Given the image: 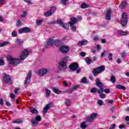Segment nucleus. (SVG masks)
Instances as JSON below:
<instances>
[{
	"mask_svg": "<svg viewBox=\"0 0 129 129\" xmlns=\"http://www.w3.org/2000/svg\"><path fill=\"white\" fill-rule=\"evenodd\" d=\"M36 120L37 121H41V120H42V117L40 115L37 116L36 117Z\"/></svg>",
	"mask_w": 129,
	"mask_h": 129,
	"instance_id": "e433bc0d",
	"label": "nucleus"
},
{
	"mask_svg": "<svg viewBox=\"0 0 129 129\" xmlns=\"http://www.w3.org/2000/svg\"><path fill=\"white\" fill-rule=\"evenodd\" d=\"M45 92L46 94V97H49L50 96V94H51V91H50L48 89H46Z\"/></svg>",
	"mask_w": 129,
	"mask_h": 129,
	"instance_id": "bb28decb",
	"label": "nucleus"
},
{
	"mask_svg": "<svg viewBox=\"0 0 129 129\" xmlns=\"http://www.w3.org/2000/svg\"><path fill=\"white\" fill-rule=\"evenodd\" d=\"M104 70H105V67H104V66H100L96 69H94L93 73L95 76H97V75H98V74H100L101 72H103Z\"/></svg>",
	"mask_w": 129,
	"mask_h": 129,
	"instance_id": "f03ea898",
	"label": "nucleus"
},
{
	"mask_svg": "<svg viewBox=\"0 0 129 129\" xmlns=\"http://www.w3.org/2000/svg\"><path fill=\"white\" fill-rule=\"evenodd\" d=\"M29 56V51L27 49H24L21 52V53L19 55V58H15L13 56L8 55L7 56V59L10 64L14 65V66H17L20 64L21 60H25L27 57Z\"/></svg>",
	"mask_w": 129,
	"mask_h": 129,
	"instance_id": "f257e3e1",
	"label": "nucleus"
},
{
	"mask_svg": "<svg viewBox=\"0 0 129 129\" xmlns=\"http://www.w3.org/2000/svg\"><path fill=\"white\" fill-rule=\"evenodd\" d=\"M49 12L53 15L56 12V8L54 7H51Z\"/></svg>",
	"mask_w": 129,
	"mask_h": 129,
	"instance_id": "c85d7f7f",
	"label": "nucleus"
},
{
	"mask_svg": "<svg viewBox=\"0 0 129 129\" xmlns=\"http://www.w3.org/2000/svg\"><path fill=\"white\" fill-rule=\"evenodd\" d=\"M23 1L27 4H28V5H32L33 4V3L31 2V0H23Z\"/></svg>",
	"mask_w": 129,
	"mask_h": 129,
	"instance_id": "49530a36",
	"label": "nucleus"
},
{
	"mask_svg": "<svg viewBox=\"0 0 129 129\" xmlns=\"http://www.w3.org/2000/svg\"><path fill=\"white\" fill-rule=\"evenodd\" d=\"M62 84L63 86H65L66 87L68 86V83H67L65 81H63L62 82Z\"/></svg>",
	"mask_w": 129,
	"mask_h": 129,
	"instance_id": "bf43d9fd",
	"label": "nucleus"
},
{
	"mask_svg": "<svg viewBox=\"0 0 129 129\" xmlns=\"http://www.w3.org/2000/svg\"><path fill=\"white\" fill-rule=\"evenodd\" d=\"M48 73V69L42 68L38 70V74L40 76H44Z\"/></svg>",
	"mask_w": 129,
	"mask_h": 129,
	"instance_id": "6e6552de",
	"label": "nucleus"
},
{
	"mask_svg": "<svg viewBox=\"0 0 129 129\" xmlns=\"http://www.w3.org/2000/svg\"><path fill=\"white\" fill-rule=\"evenodd\" d=\"M73 91H74L73 88H71V89L67 91V92L68 93H71V92H73Z\"/></svg>",
	"mask_w": 129,
	"mask_h": 129,
	"instance_id": "3c124183",
	"label": "nucleus"
},
{
	"mask_svg": "<svg viewBox=\"0 0 129 129\" xmlns=\"http://www.w3.org/2000/svg\"><path fill=\"white\" fill-rule=\"evenodd\" d=\"M50 107H52V105L51 104H47L43 109V113L44 114H46V113H47V112H48V109H49V108H50Z\"/></svg>",
	"mask_w": 129,
	"mask_h": 129,
	"instance_id": "ddd939ff",
	"label": "nucleus"
},
{
	"mask_svg": "<svg viewBox=\"0 0 129 129\" xmlns=\"http://www.w3.org/2000/svg\"><path fill=\"white\" fill-rule=\"evenodd\" d=\"M80 55L82 57H84V56H85V53H84V52H81L80 54Z\"/></svg>",
	"mask_w": 129,
	"mask_h": 129,
	"instance_id": "338daca9",
	"label": "nucleus"
},
{
	"mask_svg": "<svg viewBox=\"0 0 129 129\" xmlns=\"http://www.w3.org/2000/svg\"><path fill=\"white\" fill-rule=\"evenodd\" d=\"M55 43V41H54L53 39L50 38L48 40L47 44L48 45L51 46V45H53Z\"/></svg>",
	"mask_w": 129,
	"mask_h": 129,
	"instance_id": "aec40b11",
	"label": "nucleus"
},
{
	"mask_svg": "<svg viewBox=\"0 0 129 129\" xmlns=\"http://www.w3.org/2000/svg\"><path fill=\"white\" fill-rule=\"evenodd\" d=\"M115 76H111V82L113 83H115L116 82Z\"/></svg>",
	"mask_w": 129,
	"mask_h": 129,
	"instance_id": "7c9ffc66",
	"label": "nucleus"
},
{
	"mask_svg": "<svg viewBox=\"0 0 129 129\" xmlns=\"http://www.w3.org/2000/svg\"><path fill=\"white\" fill-rule=\"evenodd\" d=\"M59 50L63 54H67L70 50V47L67 45H61L59 47Z\"/></svg>",
	"mask_w": 129,
	"mask_h": 129,
	"instance_id": "20e7f679",
	"label": "nucleus"
},
{
	"mask_svg": "<svg viewBox=\"0 0 129 129\" xmlns=\"http://www.w3.org/2000/svg\"><path fill=\"white\" fill-rule=\"evenodd\" d=\"M16 43H17V44L18 45H21V44H22V43H23V42H22V40L21 39H17L16 41Z\"/></svg>",
	"mask_w": 129,
	"mask_h": 129,
	"instance_id": "ea45409f",
	"label": "nucleus"
},
{
	"mask_svg": "<svg viewBox=\"0 0 129 129\" xmlns=\"http://www.w3.org/2000/svg\"><path fill=\"white\" fill-rule=\"evenodd\" d=\"M70 69L72 71H75L77 69H78V63L76 62H73L70 66Z\"/></svg>",
	"mask_w": 129,
	"mask_h": 129,
	"instance_id": "9b49d317",
	"label": "nucleus"
},
{
	"mask_svg": "<svg viewBox=\"0 0 129 129\" xmlns=\"http://www.w3.org/2000/svg\"><path fill=\"white\" fill-rule=\"evenodd\" d=\"M97 103L99 106H102V105L103 104V101L99 100L97 101Z\"/></svg>",
	"mask_w": 129,
	"mask_h": 129,
	"instance_id": "72a5a7b5",
	"label": "nucleus"
},
{
	"mask_svg": "<svg viewBox=\"0 0 129 129\" xmlns=\"http://www.w3.org/2000/svg\"><path fill=\"white\" fill-rule=\"evenodd\" d=\"M108 102L110 104H112V103H113V102H114V101H113V100H108Z\"/></svg>",
	"mask_w": 129,
	"mask_h": 129,
	"instance_id": "0e129e2a",
	"label": "nucleus"
},
{
	"mask_svg": "<svg viewBox=\"0 0 129 129\" xmlns=\"http://www.w3.org/2000/svg\"><path fill=\"white\" fill-rule=\"evenodd\" d=\"M116 88H117L118 89H122L123 90H125V89H126V88H125V87L123 86H121L120 85H117L116 86Z\"/></svg>",
	"mask_w": 129,
	"mask_h": 129,
	"instance_id": "4be33fe9",
	"label": "nucleus"
},
{
	"mask_svg": "<svg viewBox=\"0 0 129 129\" xmlns=\"http://www.w3.org/2000/svg\"><path fill=\"white\" fill-rule=\"evenodd\" d=\"M118 33L119 35H120L121 36H126V35L128 34V32H124L122 30H119L118 31Z\"/></svg>",
	"mask_w": 129,
	"mask_h": 129,
	"instance_id": "f3484780",
	"label": "nucleus"
},
{
	"mask_svg": "<svg viewBox=\"0 0 129 129\" xmlns=\"http://www.w3.org/2000/svg\"><path fill=\"white\" fill-rule=\"evenodd\" d=\"M126 6H127L126 2H123L120 4L119 8L120 9H123L124 8H125Z\"/></svg>",
	"mask_w": 129,
	"mask_h": 129,
	"instance_id": "dca6fc26",
	"label": "nucleus"
},
{
	"mask_svg": "<svg viewBox=\"0 0 129 129\" xmlns=\"http://www.w3.org/2000/svg\"><path fill=\"white\" fill-rule=\"evenodd\" d=\"M22 25H23V23L21 22V21L18 20L17 22V24H16L17 27H21V26H22Z\"/></svg>",
	"mask_w": 129,
	"mask_h": 129,
	"instance_id": "c9c22d12",
	"label": "nucleus"
},
{
	"mask_svg": "<svg viewBox=\"0 0 129 129\" xmlns=\"http://www.w3.org/2000/svg\"><path fill=\"white\" fill-rule=\"evenodd\" d=\"M104 92H105V93H109V92H110V90L109 89H105L104 90Z\"/></svg>",
	"mask_w": 129,
	"mask_h": 129,
	"instance_id": "5fc2aeb1",
	"label": "nucleus"
},
{
	"mask_svg": "<svg viewBox=\"0 0 129 129\" xmlns=\"http://www.w3.org/2000/svg\"><path fill=\"white\" fill-rule=\"evenodd\" d=\"M101 98H105V95L103 93L99 94Z\"/></svg>",
	"mask_w": 129,
	"mask_h": 129,
	"instance_id": "052dcab7",
	"label": "nucleus"
},
{
	"mask_svg": "<svg viewBox=\"0 0 129 129\" xmlns=\"http://www.w3.org/2000/svg\"><path fill=\"white\" fill-rule=\"evenodd\" d=\"M97 115H98V113H92L90 114V116L86 117V121H88V122H92V121L97 117Z\"/></svg>",
	"mask_w": 129,
	"mask_h": 129,
	"instance_id": "423d86ee",
	"label": "nucleus"
},
{
	"mask_svg": "<svg viewBox=\"0 0 129 129\" xmlns=\"http://www.w3.org/2000/svg\"><path fill=\"white\" fill-rule=\"evenodd\" d=\"M96 49H97L98 51H100V50H101V45H100V44L97 45L96 46Z\"/></svg>",
	"mask_w": 129,
	"mask_h": 129,
	"instance_id": "79ce46f5",
	"label": "nucleus"
},
{
	"mask_svg": "<svg viewBox=\"0 0 129 129\" xmlns=\"http://www.w3.org/2000/svg\"><path fill=\"white\" fill-rule=\"evenodd\" d=\"M24 33H25L24 28H21L19 30V34H24Z\"/></svg>",
	"mask_w": 129,
	"mask_h": 129,
	"instance_id": "37998d69",
	"label": "nucleus"
},
{
	"mask_svg": "<svg viewBox=\"0 0 129 129\" xmlns=\"http://www.w3.org/2000/svg\"><path fill=\"white\" fill-rule=\"evenodd\" d=\"M5 65V61L3 59H0V66H4Z\"/></svg>",
	"mask_w": 129,
	"mask_h": 129,
	"instance_id": "c03bdc74",
	"label": "nucleus"
},
{
	"mask_svg": "<svg viewBox=\"0 0 129 129\" xmlns=\"http://www.w3.org/2000/svg\"><path fill=\"white\" fill-rule=\"evenodd\" d=\"M112 56L113 54L111 53L108 54V58L110 61H112Z\"/></svg>",
	"mask_w": 129,
	"mask_h": 129,
	"instance_id": "f704fd0d",
	"label": "nucleus"
},
{
	"mask_svg": "<svg viewBox=\"0 0 129 129\" xmlns=\"http://www.w3.org/2000/svg\"><path fill=\"white\" fill-rule=\"evenodd\" d=\"M30 111L33 114H38V110L34 108H30Z\"/></svg>",
	"mask_w": 129,
	"mask_h": 129,
	"instance_id": "6ab92c4d",
	"label": "nucleus"
},
{
	"mask_svg": "<svg viewBox=\"0 0 129 129\" xmlns=\"http://www.w3.org/2000/svg\"><path fill=\"white\" fill-rule=\"evenodd\" d=\"M32 124L33 126H37L38 125V121L35 120H31Z\"/></svg>",
	"mask_w": 129,
	"mask_h": 129,
	"instance_id": "a878e982",
	"label": "nucleus"
},
{
	"mask_svg": "<svg viewBox=\"0 0 129 129\" xmlns=\"http://www.w3.org/2000/svg\"><path fill=\"white\" fill-rule=\"evenodd\" d=\"M24 33H30L31 32V29L29 27H24Z\"/></svg>",
	"mask_w": 129,
	"mask_h": 129,
	"instance_id": "cd10ccee",
	"label": "nucleus"
},
{
	"mask_svg": "<svg viewBox=\"0 0 129 129\" xmlns=\"http://www.w3.org/2000/svg\"><path fill=\"white\" fill-rule=\"evenodd\" d=\"M96 85L98 86V87H99L100 89L98 91L99 94H101L103 93V88H102L103 87V85L100 82V81L99 79H97L96 80Z\"/></svg>",
	"mask_w": 129,
	"mask_h": 129,
	"instance_id": "39448f33",
	"label": "nucleus"
},
{
	"mask_svg": "<svg viewBox=\"0 0 129 129\" xmlns=\"http://www.w3.org/2000/svg\"><path fill=\"white\" fill-rule=\"evenodd\" d=\"M87 81V80L85 78H84L82 79V83H86Z\"/></svg>",
	"mask_w": 129,
	"mask_h": 129,
	"instance_id": "6e6d98bb",
	"label": "nucleus"
},
{
	"mask_svg": "<svg viewBox=\"0 0 129 129\" xmlns=\"http://www.w3.org/2000/svg\"><path fill=\"white\" fill-rule=\"evenodd\" d=\"M78 21H82V17L81 16H79L77 18Z\"/></svg>",
	"mask_w": 129,
	"mask_h": 129,
	"instance_id": "774afa93",
	"label": "nucleus"
},
{
	"mask_svg": "<svg viewBox=\"0 0 129 129\" xmlns=\"http://www.w3.org/2000/svg\"><path fill=\"white\" fill-rule=\"evenodd\" d=\"M0 104L1 105H4V100L0 98Z\"/></svg>",
	"mask_w": 129,
	"mask_h": 129,
	"instance_id": "e2e57ef3",
	"label": "nucleus"
},
{
	"mask_svg": "<svg viewBox=\"0 0 129 129\" xmlns=\"http://www.w3.org/2000/svg\"><path fill=\"white\" fill-rule=\"evenodd\" d=\"M86 62L87 64H90V63H91V59H90L89 57H87L86 58Z\"/></svg>",
	"mask_w": 129,
	"mask_h": 129,
	"instance_id": "a19ab883",
	"label": "nucleus"
},
{
	"mask_svg": "<svg viewBox=\"0 0 129 129\" xmlns=\"http://www.w3.org/2000/svg\"><path fill=\"white\" fill-rule=\"evenodd\" d=\"M81 127L82 129H85L86 127H87V125L86 124V122L83 121L81 124Z\"/></svg>",
	"mask_w": 129,
	"mask_h": 129,
	"instance_id": "b1692460",
	"label": "nucleus"
},
{
	"mask_svg": "<svg viewBox=\"0 0 129 129\" xmlns=\"http://www.w3.org/2000/svg\"><path fill=\"white\" fill-rule=\"evenodd\" d=\"M98 39H99V38L98 37V36H97V35L95 36L94 37V41H98Z\"/></svg>",
	"mask_w": 129,
	"mask_h": 129,
	"instance_id": "680f3d73",
	"label": "nucleus"
},
{
	"mask_svg": "<svg viewBox=\"0 0 129 129\" xmlns=\"http://www.w3.org/2000/svg\"><path fill=\"white\" fill-rule=\"evenodd\" d=\"M71 22L69 23L71 26H73V25H75L77 22H78V20L77 18H75L74 17H72L71 18Z\"/></svg>",
	"mask_w": 129,
	"mask_h": 129,
	"instance_id": "4468645a",
	"label": "nucleus"
},
{
	"mask_svg": "<svg viewBox=\"0 0 129 129\" xmlns=\"http://www.w3.org/2000/svg\"><path fill=\"white\" fill-rule=\"evenodd\" d=\"M71 30L73 31V32H75L76 30V26H72Z\"/></svg>",
	"mask_w": 129,
	"mask_h": 129,
	"instance_id": "4d7b16f0",
	"label": "nucleus"
},
{
	"mask_svg": "<svg viewBox=\"0 0 129 129\" xmlns=\"http://www.w3.org/2000/svg\"><path fill=\"white\" fill-rule=\"evenodd\" d=\"M10 96L11 98L13 99V101H15V98L16 97V96H15V94H11Z\"/></svg>",
	"mask_w": 129,
	"mask_h": 129,
	"instance_id": "09e8293b",
	"label": "nucleus"
},
{
	"mask_svg": "<svg viewBox=\"0 0 129 129\" xmlns=\"http://www.w3.org/2000/svg\"><path fill=\"white\" fill-rule=\"evenodd\" d=\"M57 24H59V25H60L61 26H62L63 24V22L62 21V20H57Z\"/></svg>",
	"mask_w": 129,
	"mask_h": 129,
	"instance_id": "603ef678",
	"label": "nucleus"
},
{
	"mask_svg": "<svg viewBox=\"0 0 129 129\" xmlns=\"http://www.w3.org/2000/svg\"><path fill=\"white\" fill-rule=\"evenodd\" d=\"M61 27H62V28H63L66 30H68L69 29V26L67 24H63Z\"/></svg>",
	"mask_w": 129,
	"mask_h": 129,
	"instance_id": "4c0bfd02",
	"label": "nucleus"
},
{
	"mask_svg": "<svg viewBox=\"0 0 129 129\" xmlns=\"http://www.w3.org/2000/svg\"><path fill=\"white\" fill-rule=\"evenodd\" d=\"M79 88V85H76L75 86H74L73 87H72L73 89H74V90H76L77 88Z\"/></svg>",
	"mask_w": 129,
	"mask_h": 129,
	"instance_id": "864d4df0",
	"label": "nucleus"
},
{
	"mask_svg": "<svg viewBox=\"0 0 129 129\" xmlns=\"http://www.w3.org/2000/svg\"><path fill=\"white\" fill-rule=\"evenodd\" d=\"M58 68L60 70H65V69H67V64L66 62L62 61L60 62L58 66Z\"/></svg>",
	"mask_w": 129,
	"mask_h": 129,
	"instance_id": "9d476101",
	"label": "nucleus"
},
{
	"mask_svg": "<svg viewBox=\"0 0 129 129\" xmlns=\"http://www.w3.org/2000/svg\"><path fill=\"white\" fill-rule=\"evenodd\" d=\"M97 90V89H96V88H93L91 90V92H92V93H94L96 92Z\"/></svg>",
	"mask_w": 129,
	"mask_h": 129,
	"instance_id": "de8ad7c7",
	"label": "nucleus"
},
{
	"mask_svg": "<svg viewBox=\"0 0 129 129\" xmlns=\"http://www.w3.org/2000/svg\"><path fill=\"white\" fill-rule=\"evenodd\" d=\"M28 15V12L26 11H23V14L21 15L22 18H26Z\"/></svg>",
	"mask_w": 129,
	"mask_h": 129,
	"instance_id": "c756f323",
	"label": "nucleus"
},
{
	"mask_svg": "<svg viewBox=\"0 0 129 129\" xmlns=\"http://www.w3.org/2000/svg\"><path fill=\"white\" fill-rule=\"evenodd\" d=\"M3 81L6 84H12V81L11 77L8 75H5L3 77Z\"/></svg>",
	"mask_w": 129,
	"mask_h": 129,
	"instance_id": "0eeeda50",
	"label": "nucleus"
},
{
	"mask_svg": "<svg viewBox=\"0 0 129 129\" xmlns=\"http://www.w3.org/2000/svg\"><path fill=\"white\" fill-rule=\"evenodd\" d=\"M43 22H44V20H43V19L37 21H36L37 26H41V25H42V24H43Z\"/></svg>",
	"mask_w": 129,
	"mask_h": 129,
	"instance_id": "393cba45",
	"label": "nucleus"
},
{
	"mask_svg": "<svg viewBox=\"0 0 129 129\" xmlns=\"http://www.w3.org/2000/svg\"><path fill=\"white\" fill-rule=\"evenodd\" d=\"M12 37H17V32L15 31H13L12 33Z\"/></svg>",
	"mask_w": 129,
	"mask_h": 129,
	"instance_id": "a18cd8bd",
	"label": "nucleus"
},
{
	"mask_svg": "<svg viewBox=\"0 0 129 129\" xmlns=\"http://www.w3.org/2000/svg\"><path fill=\"white\" fill-rule=\"evenodd\" d=\"M8 44H9L8 42L4 41L0 43V47H4V46H6V45H8Z\"/></svg>",
	"mask_w": 129,
	"mask_h": 129,
	"instance_id": "2f4dec72",
	"label": "nucleus"
},
{
	"mask_svg": "<svg viewBox=\"0 0 129 129\" xmlns=\"http://www.w3.org/2000/svg\"><path fill=\"white\" fill-rule=\"evenodd\" d=\"M114 127H115V124H112L111 125L109 129H114Z\"/></svg>",
	"mask_w": 129,
	"mask_h": 129,
	"instance_id": "13d9d810",
	"label": "nucleus"
},
{
	"mask_svg": "<svg viewBox=\"0 0 129 129\" xmlns=\"http://www.w3.org/2000/svg\"><path fill=\"white\" fill-rule=\"evenodd\" d=\"M107 52L106 50H104L101 54V57H104L105 53Z\"/></svg>",
	"mask_w": 129,
	"mask_h": 129,
	"instance_id": "69168bd1",
	"label": "nucleus"
},
{
	"mask_svg": "<svg viewBox=\"0 0 129 129\" xmlns=\"http://www.w3.org/2000/svg\"><path fill=\"white\" fill-rule=\"evenodd\" d=\"M81 9H87V8H89V6L87 5L86 3H84L81 5Z\"/></svg>",
	"mask_w": 129,
	"mask_h": 129,
	"instance_id": "5701e85b",
	"label": "nucleus"
},
{
	"mask_svg": "<svg viewBox=\"0 0 129 129\" xmlns=\"http://www.w3.org/2000/svg\"><path fill=\"white\" fill-rule=\"evenodd\" d=\"M52 89L53 92H54V93H55L56 94H61V93H62V91L59 90L56 88H52Z\"/></svg>",
	"mask_w": 129,
	"mask_h": 129,
	"instance_id": "a211bd4d",
	"label": "nucleus"
},
{
	"mask_svg": "<svg viewBox=\"0 0 129 129\" xmlns=\"http://www.w3.org/2000/svg\"><path fill=\"white\" fill-rule=\"evenodd\" d=\"M127 24V14L123 13L121 19V25L122 27H124Z\"/></svg>",
	"mask_w": 129,
	"mask_h": 129,
	"instance_id": "7ed1b4c3",
	"label": "nucleus"
},
{
	"mask_svg": "<svg viewBox=\"0 0 129 129\" xmlns=\"http://www.w3.org/2000/svg\"><path fill=\"white\" fill-rule=\"evenodd\" d=\"M45 17H50L52 16V13L50 11H48L44 14Z\"/></svg>",
	"mask_w": 129,
	"mask_h": 129,
	"instance_id": "473e14b6",
	"label": "nucleus"
},
{
	"mask_svg": "<svg viewBox=\"0 0 129 129\" xmlns=\"http://www.w3.org/2000/svg\"><path fill=\"white\" fill-rule=\"evenodd\" d=\"M65 103H66V105H67V106H69L71 105V100L69 99H66Z\"/></svg>",
	"mask_w": 129,
	"mask_h": 129,
	"instance_id": "412c9836",
	"label": "nucleus"
},
{
	"mask_svg": "<svg viewBox=\"0 0 129 129\" xmlns=\"http://www.w3.org/2000/svg\"><path fill=\"white\" fill-rule=\"evenodd\" d=\"M111 14V10L109 9L107 10L106 14V18L107 20H110V15Z\"/></svg>",
	"mask_w": 129,
	"mask_h": 129,
	"instance_id": "2eb2a0df",
	"label": "nucleus"
},
{
	"mask_svg": "<svg viewBox=\"0 0 129 129\" xmlns=\"http://www.w3.org/2000/svg\"><path fill=\"white\" fill-rule=\"evenodd\" d=\"M62 5L66 6V2H68L69 0H60Z\"/></svg>",
	"mask_w": 129,
	"mask_h": 129,
	"instance_id": "8fccbe9b",
	"label": "nucleus"
},
{
	"mask_svg": "<svg viewBox=\"0 0 129 129\" xmlns=\"http://www.w3.org/2000/svg\"><path fill=\"white\" fill-rule=\"evenodd\" d=\"M31 77H32V72L30 71L27 75V76L25 81V85H29L30 82H31Z\"/></svg>",
	"mask_w": 129,
	"mask_h": 129,
	"instance_id": "1a4fd4ad",
	"label": "nucleus"
},
{
	"mask_svg": "<svg viewBox=\"0 0 129 129\" xmlns=\"http://www.w3.org/2000/svg\"><path fill=\"white\" fill-rule=\"evenodd\" d=\"M88 44V41L86 40H83L82 41H80L78 43V46L79 47H81V46H84V45H87Z\"/></svg>",
	"mask_w": 129,
	"mask_h": 129,
	"instance_id": "f8f14e48",
	"label": "nucleus"
},
{
	"mask_svg": "<svg viewBox=\"0 0 129 129\" xmlns=\"http://www.w3.org/2000/svg\"><path fill=\"white\" fill-rule=\"evenodd\" d=\"M22 122H23V120L20 119L14 121V123H22Z\"/></svg>",
	"mask_w": 129,
	"mask_h": 129,
	"instance_id": "58836bf2",
	"label": "nucleus"
}]
</instances>
